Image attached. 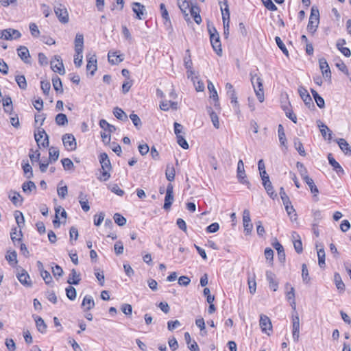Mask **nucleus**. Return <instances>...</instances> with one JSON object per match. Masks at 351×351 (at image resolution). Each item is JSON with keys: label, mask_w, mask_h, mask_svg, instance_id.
<instances>
[{"label": "nucleus", "mask_w": 351, "mask_h": 351, "mask_svg": "<svg viewBox=\"0 0 351 351\" xmlns=\"http://www.w3.org/2000/svg\"><path fill=\"white\" fill-rule=\"evenodd\" d=\"M208 29L210 35V43L213 50L217 53V55L221 56L222 49L219 33L217 32L216 28L213 26H208Z\"/></svg>", "instance_id": "nucleus-1"}, {"label": "nucleus", "mask_w": 351, "mask_h": 351, "mask_svg": "<svg viewBox=\"0 0 351 351\" xmlns=\"http://www.w3.org/2000/svg\"><path fill=\"white\" fill-rule=\"evenodd\" d=\"M251 82L254 87L256 97L260 102L264 101V90L262 79L257 75L250 73Z\"/></svg>", "instance_id": "nucleus-2"}, {"label": "nucleus", "mask_w": 351, "mask_h": 351, "mask_svg": "<svg viewBox=\"0 0 351 351\" xmlns=\"http://www.w3.org/2000/svg\"><path fill=\"white\" fill-rule=\"evenodd\" d=\"M319 12L317 9H315L314 8H311V15L309 17L308 23L307 25V29L308 32L311 33H314L319 24Z\"/></svg>", "instance_id": "nucleus-3"}, {"label": "nucleus", "mask_w": 351, "mask_h": 351, "mask_svg": "<svg viewBox=\"0 0 351 351\" xmlns=\"http://www.w3.org/2000/svg\"><path fill=\"white\" fill-rule=\"evenodd\" d=\"M237 177L238 178L239 182L241 184H246L247 186V188L250 189V183L247 180L244 169V163L242 160H239L237 163Z\"/></svg>", "instance_id": "nucleus-4"}, {"label": "nucleus", "mask_w": 351, "mask_h": 351, "mask_svg": "<svg viewBox=\"0 0 351 351\" xmlns=\"http://www.w3.org/2000/svg\"><path fill=\"white\" fill-rule=\"evenodd\" d=\"M34 138L38 146L42 145L43 147L49 146V136L43 128H38V132L34 133Z\"/></svg>", "instance_id": "nucleus-5"}, {"label": "nucleus", "mask_w": 351, "mask_h": 351, "mask_svg": "<svg viewBox=\"0 0 351 351\" xmlns=\"http://www.w3.org/2000/svg\"><path fill=\"white\" fill-rule=\"evenodd\" d=\"M63 145L66 150L74 151L77 148V143L74 136L71 134H65L62 137Z\"/></svg>", "instance_id": "nucleus-6"}, {"label": "nucleus", "mask_w": 351, "mask_h": 351, "mask_svg": "<svg viewBox=\"0 0 351 351\" xmlns=\"http://www.w3.org/2000/svg\"><path fill=\"white\" fill-rule=\"evenodd\" d=\"M173 200V186L171 184H169L166 189V195L165 197L163 208L166 210H169L171 208Z\"/></svg>", "instance_id": "nucleus-7"}, {"label": "nucleus", "mask_w": 351, "mask_h": 351, "mask_svg": "<svg viewBox=\"0 0 351 351\" xmlns=\"http://www.w3.org/2000/svg\"><path fill=\"white\" fill-rule=\"evenodd\" d=\"M54 12L59 21L62 23L69 22V14L64 5L60 4L54 8Z\"/></svg>", "instance_id": "nucleus-8"}, {"label": "nucleus", "mask_w": 351, "mask_h": 351, "mask_svg": "<svg viewBox=\"0 0 351 351\" xmlns=\"http://www.w3.org/2000/svg\"><path fill=\"white\" fill-rule=\"evenodd\" d=\"M51 68L54 72L60 75H64L65 73L64 64L60 56H54V58L51 61Z\"/></svg>", "instance_id": "nucleus-9"}, {"label": "nucleus", "mask_w": 351, "mask_h": 351, "mask_svg": "<svg viewBox=\"0 0 351 351\" xmlns=\"http://www.w3.org/2000/svg\"><path fill=\"white\" fill-rule=\"evenodd\" d=\"M259 325L263 332L267 333V330L272 331V324L270 319L265 315H261L260 316Z\"/></svg>", "instance_id": "nucleus-10"}, {"label": "nucleus", "mask_w": 351, "mask_h": 351, "mask_svg": "<svg viewBox=\"0 0 351 351\" xmlns=\"http://www.w3.org/2000/svg\"><path fill=\"white\" fill-rule=\"evenodd\" d=\"M243 223L245 234H249L250 233H251L253 225L251 223L250 213L247 209H245L243 210Z\"/></svg>", "instance_id": "nucleus-11"}, {"label": "nucleus", "mask_w": 351, "mask_h": 351, "mask_svg": "<svg viewBox=\"0 0 351 351\" xmlns=\"http://www.w3.org/2000/svg\"><path fill=\"white\" fill-rule=\"evenodd\" d=\"M220 5L222 20L223 25L228 21L230 23V11L228 4V0H218Z\"/></svg>", "instance_id": "nucleus-12"}, {"label": "nucleus", "mask_w": 351, "mask_h": 351, "mask_svg": "<svg viewBox=\"0 0 351 351\" xmlns=\"http://www.w3.org/2000/svg\"><path fill=\"white\" fill-rule=\"evenodd\" d=\"M319 64L322 75L326 80H330L331 71L326 60L324 58L319 60Z\"/></svg>", "instance_id": "nucleus-13"}, {"label": "nucleus", "mask_w": 351, "mask_h": 351, "mask_svg": "<svg viewBox=\"0 0 351 351\" xmlns=\"http://www.w3.org/2000/svg\"><path fill=\"white\" fill-rule=\"evenodd\" d=\"M97 58L95 54L93 55H88L87 56V64H86V70L90 71V74L93 76L95 74V72L97 71Z\"/></svg>", "instance_id": "nucleus-14"}, {"label": "nucleus", "mask_w": 351, "mask_h": 351, "mask_svg": "<svg viewBox=\"0 0 351 351\" xmlns=\"http://www.w3.org/2000/svg\"><path fill=\"white\" fill-rule=\"evenodd\" d=\"M17 278L22 285L27 287H32V282L29 275L24 269H21V271L18 273Z\"/></svg>", "instance_id": "nucleus-15"}, {"label": "nucleus", "mask_w": 351, "mask_h": 351, "mask_svg": "<svg viewBox=\"0 0 351 351\" xmlns=\"http://www.w3.org/2000/svg\"><path fill=\"white\" fill-rule=\"evenodd\" d=\"M318 128H319L320 132L324 139L330 141L332 138V131L328 128V126L322 122L320 120L317 121Z\"/></svg>", "instance_id": "nucleus-16"}, {"label": "nucleus", "mask_w": 351, "mask_h": 351, "mask_svg": "<svg viewBox=\"0 0 351 351\" xmlns=\"http://www.w3.org/2000/svg\"><path fill=\"white\" fill-rule=\"evenodd\" d=\"M298 92L301 99L303 100L304 104L308 106V108H311V106L314 107L312 99L306 88L300 87L298 88Z\"/></svg>", "instance_id": "nucleus-17"}, {"label": "nucleus", "mask_w": 351, "mask_h": 351, "mask_svg": "<svg viewBox=\"0 0 351 351\" xmlns=\"http://www.w3.org/2000/svg\"><path fill=\"white\" fill-rule=\"evenodd\" d=\"M266 279L269 282V286L274 291H276L278 288V282L274 273L271 271H266Z\"/></svg>", "instance_id": "nucleus-18"}, {"label": "nucleus", "mask_w": 351, "mask_h": 351, "mask_svg": "<svg viewBox=\"0 0 351 351\" xmlns=\"http://www.w3.org/2000/svg\"><path fill=\"white\" fill-rule=\"evenodd\" d=\"M328 159L329 164L333 167V170L336 171L339 176L344 174V170L339 165V163L335 160L332 154H328Z\"/></svg>", "instance_id": "nucleus-19"}, {"label": "nucleus", "mask_w": 351, "mask_h": 351, "mask_svg": "<svg viewBox=\"0 0 351 351\" xmlns=\"http://www.w3.org/2000/svg\"><path fill=\"white\" fill-rule=\"evenodd\" d=\"M132 10L136 14L137 19L141 20L145 14V8L138 2H134L132 3Z\"/></svg>", "instance_id": "nucleus-20"}, {"label": "nucleus", "mask_w": 351, "mask_h": 351, "mask_svg": "<svg viewBox=\"0 0 351 351\" xmlns=\"http://www.w3.org/2000/svg\"><path fill=\"white\" fill-rule=\"evenodd\" d=\"M84 47V36L82 34H77L75 38V53H82Z\"/></svg>", "instance_id": "nucleus-21"}, {"label": "nucleus", "mask_w": 351, "mask_h": 351, "mask_svg": "<svg viewBox=\"0 0 351 351\" xmlns=\"http://www.w3.org/2000/svg\"><path fill=\"white\" fill-rule=\"evenodd\" d=\"M99 162L101 163L102 170H111V163L106 153H101L99 155Z\"/></svg>", "instance_id": "nucleus-22"}, {"label": "nucleus", "mask_w": 351, "mask_h": 351, "mask_svg": "<svg viewBox=\"0 0 351 351\" xmlns=\"http://www.w3.org/2000/svg\"><path fill=\"white\" fill-rule=\"evenodd\" d=\"M95 306V302L91 295H86L82 303V307L84 308V311H88L92 309Z\"/></svg>", "instance_id": "nucleus-23"}, {"label": "nucleus", "mask_w": 351, "mask_h": 351, "mask_svg": "<svg viewBox=\"0 0 351 351\" xmlns=\"http://www.w3.org/2000/svg\"><path fill=\"white\" fill-rule=\"evenodd\" d=\"M17 53L19 56L21 58V60L25 62L29 63V52L28 49L25 46H20L17 49Z\"/></svg>", "instance_id": "nucleus-24"}, {"label": "nucleus", "mask_w": 351, "mask_h": 351, "mask_svg": "<svg viewBox=\"0 0 351 351\" xmlns=\"http://www.w3.org/2000/svg\"><path fill=\"white\" fill-rule=\"evenodd\" d=\"M108 58L111 64H118L124 60V56L123 54L117 55V52L109 51Z\"/></svg>", "instance_id": "nucleus-25"}, {"label": "nucleus", "mask_w": 351, "mask_h": 351, "mask_svg": "<svg viewBox=\"0 0 351 351\" xmlns=\"http://www.w3.org/2000/svg\"><path fill=\"white\" fill-rule=\"evenodd\" d=\"M272 245L278 252L279 261L284 263L285 261V253L283 246L278 241H276Z\"/></svg>", "instance_id": "nucleus-26"}, {"label": "nucleus", "mask_w": 351, "mask_h": 351, "mask_svg": "<svg viewBox=\"0 0 351 351\" xmlns=\"http://www.w3.org/2000/svg\"><path fill=\"white\" fill-rule=\"evenodd\" d=\"M81 280L80 274L77 272L75 269L71 270V273L69 276L67 282L69 285H78Z\"/></svg>", "instance_id": "nucleus-27"}, {"label": "nucleus", "mask_w": 351, "mask_h": 351, "mask_svg": "<svg viewBox=\"0 0 351 351\" xmlns=\"http://www.w3.org/2000/svg\"><path fill=\"white\" fill-rule=\"evenodd\" d=\"M208 89L210 93V97L212 98L215 101V106H219V97L217 90L214 86V84L210 82H208Z\"/></svg>", "instance_id": "nucleus-28"}, {"label": "nucleus", "mask_w": 351, "mask_h": 351, "mask_svg": "<svg viewBox=\"0 0 351 351\" xmlns=\"http://www.w3.org/2000/svg\"><path fill=\"white\" fill-rule=\"evenodd\" d=\"M340 149L345 153V154L351 155V147L343 138H339L336 140Z\"/></svg>", "instance_id": "nucleus-29"}, {"label": "nucleus", "mask_w": 351, "mask_h": 351, "mask_svg": "<svg viewBox=\"0 0 351 351\" xmlns=\"http://www.w3.org/2000/svg\"><path fill=\"white\" fill-rule=\"evenodd\" d=\"M346 44L344 39H339L337 42L336 46L337 49L346 56L350 57L351 56L350 50L348 47H344L343 45Z\"/></svg>", "instance_id": "nucleus-30"}, {"label": "nucleus", "mask_w": 351, "mask_h": 351, "mask_svg": "<svg viewBox=\"0 0 351 351\" xmlns=\"http://www.w3.org/2000/svg\"><path fill=\"white\" fill-rule=\"evenodd\" d=\"M34 317L38 330L41 333H45L47 331V325L45 321L39 316H34Z\"/></svg>", "instance_id": "nucleus-31"}, {"label": "nucleus", "mask_w": 351, "mask_h": 351, "mask_svg": "<svg viewBox=\"0 0 351 351\" xmlns=\"http://www.w3.org/2000/svg\"><path fill=\"white\" fill-rule=\"evenodd\" d=\"M160 10L161 12V16L164 20V24L165 25H171V21L169 16L168 11L165 7V5L164 3H160Z\"/></svg>", "instance_id": "nucleus-32"}, {"label": "nucleus", "mask_w": 351, "mask_h": 351, "mask_svg": "<svg viewBox=\"0 0 351 351\" xmlns=\"http://www.w3.org/2000/svg\"><path fill=\"white\" fill-rule=\"evenodd\" d=\"M113 114L116 117L117 119L126 121H128V116L125 112L120 108L115 107L113 110Z\"/></svg>", "instance_id": "nucleus-33"}, {"label": "nucleus", "mask_w": 351, "mask_h": 351, "mask_svg": "<svg viewBox=\"0 0 351 351\" xmlns=\"http://www.w3.org/2000/svg\"><path fill=\"white\" fill-rule=\"evenodd\" d=\"M9 199L15 206L20 205L23 201V198L21 195L15 191L10 192L9 194Z\"/></svg>", "instance_id": "nucleus-34"}, {"label": "nucleus", "mask_w": 351, "mask_h": 351, "mask_svg": "<svg viewBox=\"0 0 351 351\" xmlns=\"http://www.w3.org/2000/svg\"><path fill=\"white\" fill-rule=\"evenodd\" d=\"M36 186L32 181H27L23 184L22 189L24 193L29 194L32 191L36 190Z\"/></svg>", "instance_id": "nucleus-35"}, {"label": "nucleus", "mask_w": 351, "mask_h": 351, "mask_svg": "<svg viewBox=\"0 0 351 351\" xmlns=\"http://www.w3.org/2000/svg\"><path fill=\"white\" fill-rule=\"evenodd\" d=\"M52 84H53V88L55 89L56 91L60 92L61 93H63L62 81L58 76L55 75L54 77H53Z\"/></svg>", "instance_id": "nucleus-36"}, {"label": "nucleus", "mask_w": 351, "mask_h": 351, "mask_svg": "<svg viewBox=\"0 0 351 351\" xmlns=\"http://www.w3.org/2000/svg\"><path fill=\"white\" fill-rule=\"evenodd\" d=\"M263 185L265 189L267 191V193L269 195V197L274 199L277 197V194L275 193L274 190V187L271 184V182L269 181V182L263 183Z\"/></svg>", "instance_id": "nucleus-37"}, {"label": "nucleus", "mask_w": 351, "mask_h": 351, "mask_svg": "<svg viewBox=\"0 0 351 351\" xmlns=\"http://www.w3.org/2000/svg\"><path fill=\"white\" fill-rule=\"evenodd\" d=\"M311 93L317 105V106L320 108H323L325 106V102L324 99L317 93L316 90L314 89H311Z\"/></svg>", "instance_id": "nucleus-38"}, {"label": "nucleus", "mask_w": 351, "mask_h": 351, "mask_svg": "<svg viewBox=\"0 0 351 351\" xmlns=\"http://www.w3.org/2000/svg\"><path fill=\"white\" fill-rule=\"evenodd\" d=\"M59 150L56 147H51L49 150V161L50 162L56 161L59 158Z\"/></svg>", "instance_id": "nucleus-39"}, {"label": "nucleus", "mask_w": 351, "mask_h": 351, "mask_svg": "<svg viewBox=\"0 0 351 351\" xmlns=\"http://www.w3.org/2000/svg\"><path fill=\"white\" fill-rule=\"evenodd\" d=\"M22 236L23 234L20 228L19 230H18V228L16 227L12 228L10 237L13 242H14L16 240L21 241Z\"/></svg>", "instance_id": "nucleus-40"}, {"label": "nucleus", "mask_w": 351, "mask_h": 351, "mask_svg": "<svg viewBox=\"0 0 351 351\" xmlns=\"http://www.w3.org/2000/svg\"><path fill=\"white\" fill-rule=\"evenodd\" d=\"M278 134L279 138V141L281 145L285 146L287 139L285 133V130L282 124H279L278 127Z\"/></svg>", "instance_id": "nucleus-41"}, {"label": "nucleus", "mask_w": 351, "mask_h": 351, "mask_svg": "<svg viewBox=\"0 0 351 351\" xmlns=\"http://www.w3.org/2000/svg\"><path fill=\"white\" fill-rule=\"evenodd\" d=\"M294 147L295 149L298 152L300 155L302 156H306V152L304 149L303 145L302 142L299 140L298 138H295L293 140Z\"/></svg>", "instance_id": "nucleus-42"}, {"label": "nucleus", "mask_w": 351, "mask_h": 351, "mask_svg": "<svg viewBox=\"0 0 351 351\" xmlns=\"http://www.w3.org/2000/svg\"><path fill=\"white\" fill-rule=\"evenodd\" d=\"M55 121L56 124L60 126H64L68 123L67 117L63 113L58 114L56 117Z\"/></svg>", "instance_id": "nucleus-43"}, {"label": "nucleus", "mask_w": 351, "mask_h": 351, "mask_svg": "<svg viewBox=\"0 0 351 351\" xmlns=\"http://www.w3.org/2000/svg\"><path fill=\"white\" fill-rule=\"evenodd\" d=\"M208 111L210 114V119H211V121L213 122L214 127L215 128L218 129L219 128L220 125H219V118H218L217 113L215 112L212 110L211 108H209Z\"/></svg>", "instance_id": "nucleus-44"}, {"label": "nucleus", "mask_w": 351, "mask_h": 351, "mask_svg": "<svg viewBox=\"0 0 351 351\" xmlns=\"http://www.w3.org/2000/svg\"><path fill=\"white\" fill-rule=\"evenodd\" d=\"M287 299L289 301H291V305L292 306L293 310L295 309V290L293 287H291L289 291H288L286 294Z\"/></svg>", "instance_id": "nucleus-45"}, {"label": "nucleus", "mask_w": 351, "mask_h": 351, "mask_svg": "<svg viewBox=\"0 0 351 351\" xmlns=\"http://www.w3.org/2000/svg\"><path fill=\"white\" fill-rule=\"evenodd\" d=\"M304 182L309 186L311 193H313L315 196H316L318 194L319 191H318L317 187L315 184L314 181L313 180V179L311 178H306V180Z\"/></svg>", "instance_id": "nucleus-46"}, {"label": "nucleus", "mask_w": 351, "mask_h": 351, "mask_svg": "<svg viewBox=\"0 0 351 351\" xmlns=\"http://www.w3.org/2000/svg\"><path fill=\"white\" fill-rule=\"evenodd\" d=\"M167 179L172 182L175 179V169L173 166H170L168 165L167 166L166 172H165Z\"/></svg>", "instance_id": "nucleus-47"}, {"label": "nucleus", "mask_w": 351, "mask_h": 351, "mask_svg": "<svg viewBox=\"0 0 351 351\" xmlns=\"http://www.w3.org/2000/svg\"><path fill=\"white\" fill-rule=\"evenodd\" d=\"M297 167L298 169V171H299V173L301 176V177L302 178V179L305 181L306 180V178H309L310 177H308V174H307V169H306V167H304V165L300 162H297Z\"/></svg>", "instance_id": "nucleus-48"}, {"label": "nucleus", "mask_w": 351, "mask_h": 351, "mask_svg": "<svg viewBox=\"0 0 351 351\" xmlns=\"http://www.w3.org/2000/svg\"><path fill=\"white\" fill-rule=\"evenodd\" d=\"M285 210L292 221L296 220L297 214L293 206L291 204L284 205Z\"/></svg>", "instance_id": "nucleus-49"}, {"label": "nucleus", "mask_w": 351, "mask_h": 351, "mask_svg": "<svg viewBox=\"0 0 351 351\" xmlns=\"http://www.w3.org/2000/svg\"><path fill=\"white\" fill-rule=\"evenodd\" d=\"M334 280L337 289L344 291L345 285L341 280V276L338 273L335 274Z\"/></svg>", "instance_id": "nucleus-50"}, {"label": "nucleus", "mask_w": 351, "mask_h": 351, "mask_svg": "<svg viewBox=\"0 0 351 351\" xmlns=\"http://www.w3.org/2000/svg\"><path fill=\"white\" fill-rule=\"evenodd\" d=\"M292 335L293 341L298 342L300 337V324H292Z\"/></svg>", "instance_id": "nucleus-51"}, {"label": "nucleus", "mask_w": 351, "mask_h": 351, "mask_svg": "<svg viewBox=\"0 0 351 351\" xmlns=\"http://www.w3.org/2000/svg\"><path fill=\"white\" fill-rule=\"evenodd\" d=\"M14 218L16 220V222L17 225L19 226V228H21V226L24 224L25 219L23 213L19 210H16L14 212Z\"/></svg>", "instance_id": "nucleus-52"}, {"label": "nucleus", "mask_w": 351, "mask_h": 351, "mask_svg": "<svg viewBox=\"0 0 351 351\" xmlns=\"http://www.w3.org/2000/svg\"><path fill=\"white\" fill-rule=\"evenodd\" d=\"M15 80L19 85V86L23 89L25 90L27 88V82L24 75H16L15 77Z\"/></svg>", "instance_id": "nucleus-53"}, {"label": "nucleus", "mask_w": 351, "mask_h": 351, "mask_svg": "<svg viewBox=\"0 0 351 351\" xmlns=\"http://www.w3.org/2000/svg\"><path fill=\"white\" fill-rule=\"evenodd\" d=\"M276 43L278 45V47L280 49V50L282 51V53L287 56H289V51L286 48L285 45L282 41L281 38L279 36H276L275 38Z\"/></svg>", "instance_id": "nucleus-54"}, {"label": "nucleus", "mask_w": 351, "mask_h": 351, "mask_svg": "<svg viewBox=\"0 0 351 351\" xmlns=\"http://www.w3.org/2000/svg\"><path fill=\"white\" fill-rule=\"evenodd\" d=\"M66 295L71 300H74L76 298V290L72 286H69L66 288Z\"/></svg>", "instance_id": "nucleus-55"}, {"label": "nucleus", "mask_w": 351, "mask_h": 351, "mask_svg": "<svg viewBox=\"0 0 351 351\" xmlns=\"http://www.w3.org/2000/svg\"><path fill=\"white\" fill-rule=\"evenodd\" d=\"M113 219L114 222L119 226H123L126 223V219L119 213H115Z\"/></svg>", "instance_id": "nucleus-56"}, {"label": "nucleus", "mask_w": 351, "mask_h": 351, "mask_svg": "<svg viewBox=\"0 0 351 351\" xmlns=\"http://www.w3.org/2000/svg\"><path fill=\"white\" fill-rule=\"evenodd\" d=\"M22 168H23V170L24 171L25 176L27 178H31L33 177L32 168L28 162L23 165Z\"/></svg>", "instance_id": "nucleus-57"}, {"label": "nucleus", "mask_w": 351, "mask_h": 351, "mask_svg": "<svg viewBox=\"0 0 351 351\" xmlns=\"http://www.w3.org/2000/svg\"><path fill=\"white\" fill-rule=\"evenodd\" d=\"M318 264L320 267L325 265V251L323 248L317 250Z\"/></svg>", "instance_id": "nucleus-58"}, {"label": "nucleus", "mask_w": 351, "mask_h": 351, "mask_svg": "<svg viewBox=\"0 0 351 351\" xmlns=\"http://www.w3.org/2000/svg\"><path fill=\"white\" fill-rule=\"evenodd\" d=\"M130 118L132 120V121L133 124L134 125V126L137 129H139L141 127L142 122L141 121V119L139 118V117L137 114L132 113L130 115Z\"/></svg>", "instance_id": "nucleus-59"}, {"label": "nucleus", "mask_w": 351, "mask_h": 351, "mask_svg": "<svg viewBox=\"0 0 351 351\" xmlns=\"http://www.w3.org/2000/svg\"><path fill=\"white\" fill-rule=\"evenodd\" d=\"M280 197H281V199L282 201V203L284 205H286V204H291V202L289 199V197H288V195H287L285 189L283 187H280Z\"/></svg>", "instance_id": "nucleus-60"}, {"label": "nucleus", "mask_w": 351, "mask_h": 351, "mask_svg": "<svg viewBox=\"0 0 351 351\" xmlns=\"http://www.w3.org/2000/svg\"><path fill=\"white\" fill-rule=\"evenodd\" d=\"M302 280L305 283H308L310 281V278L308 276V271L307 269V266L306 264H302Z\"/></svg>", "instance_id": "nucleus-61"}, {"label": "nucleus", "mask_w": 351, "mask_h": 351, "mask_svg": "<svg viewBox=\"0 0 351 351\" xmlns=\"http://www.w3.org/2000/svg\"><path fill=\"white\" fill-rule=\"evenodd\" d=\"M61 162L65 170H70L74 167L73 162L68 158L62 159Z\"/></svg>", "instance_id": "nucleus-62"}, {"label": "nucleus", "mask_w": 351, "mask_h": 351, "mask_svg": "<svg viewBox=\"0 0 351 351\" xmlns=\"http://www.w3.org/2000/svg\"><path fill=\"white\" fill-rule=\"evenodd\" d=\"M114 252L117 255H121L123 253L124 247L122 241H118L114 245Z\"/></svg>", "instance_id": "nucleus-63"}, {"label": "nucleus", "mask_w": 351, "mask_h": 351, "mask_svg": "<svg viewBox=\"0 0 351 351\" xmlns=\"http://www.w3.org/2000/svg\"><path fill=\"white\" fill-rule=\"evenodd\" d=\"M11 33V28L1 30L0 31V38H3L5 40H12V36Z\"/></svg>", "instance_id": "nucleus-64"}]
</instances>
